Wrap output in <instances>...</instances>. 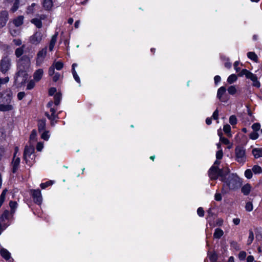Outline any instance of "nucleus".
Listing matches in <instances>:
<instances>
[{"label": "nucleus", "instance_id": "obj_19", "mask_svg": "<svg viewBox=\"0 0 262 262\" xmlns=\"http://www.w3.org/2000/svg\"><path fill=\"white\" fill-rule=\"evenodd\" d=\"M24 23V16H19L14 18L13 20V23L16 27H19L23 25Z\"/></svg>", "mask_w": 262, "mask_h": 262}, {"label": "nucleus", "instance_id": "obj_54", "mask_svg": "<svg viewBox=\"0 0 262 262\" xmlns=\"http://www.w3.org/2000/svg\"><path fill=\"white\" fill-rule=\"evenodd\" d=\"M260 125L258 123H255L252 126V129L255 132L258 130L260 129Z\"/></svg>", "mask_w": 262, "mask_h": 262}, {"label": "nucleus", "instance_id": "obj_50", "mask_svg": "<svg viewBox=\"0 0 262 262\" xmlns=\"http://www.w3.org/2000/svg\"><path fill=\"white\" fill-rule=\"evenodd\" d=\"M41 138L45 140H48L49 138V132H43L41 134Z\"/></svg>", "mask_w": 262, "mask_h": 262}, {"label": "nucleus", "instance_id": "obj_44", "mask_svg": "<svg viewBox=\"0 0 262 262\" xmlns=\"http://www.w3.org/2000/svg\"><path fill=\"white\" fill-rule=\"evenodd\" d=\"M9 77L0 78V88L3 84L7 83L9 81Z\"/></svg>", "mask_w": 262, "mask_h": 262}, {"label": "nucleus", "instance_id": "obj_27", "mask_svg": "<svg viewBox=\"0 0 262 262\" xmlns=\"http://www.w3.org/2000/svg\"><path fill=\"white\" fill-rule=\"evenodd\" d=\"M38 130L39 132H42L45 130L46 127V121L45 120H40L38 122Z\"/></svg>", "mask_w": 262, "mask_h": 262}, {"label": "nucleus", "instance_id": "obj_49", "mask_svg": "<svg viewBox=\"0 0 262 262\" xmlns=\"http://www.w3.org/2000/svg\"><path fill=\"white\" fill-rule=\"evenodd\" d=\"M36 6L35 3H32V5L28 7L27 9L28 13H33L34 10V7Z\"/></svg>", "mask_w": 262, "mask_h": 262}, {"label": "nucleus", "instance_id": "obj_23", "mask_svg": "<svg viewBox=\"0 0 262 262\" xmlns=\"http://www.w3.org/2000/svg\"><path fill=\"white\" fill-rule=\"evenodd\" d=\"M224 234L223 230L220 228H216L213 234V237L215 238H220Z\"/></svg>", "mask_w": 262, "mask_h": 262}, {"label": "nucleus", "instance_id": "obj_63", "mask_svg": "<svg viewBox=\"0 0 262 262\" xmlns=\"http://www.w3.org/2000/svg\"><path fill=\"white\" fill-rule=\"evenodd\" d=\"M25 92H20L18 93L17 98L19 100H20L23 99V98L25 97Z\"/></svg>", "mask_w": 262, "mask_h": 262}, {"label": "nucleus", "instance_id": "obj_4", "mask_svg": "<svg viewBox=\"0 0 262 262\" xmlns=\"http://www.w3.org/2000/svg\"><path fill=\"white\" fill-rule=\"evenodd\" d=\"M30 66V59L29 57L25 55L22 56L17 61V69L27 71Z\"/></svg>", "mask_w": 262, "mask_h": 262}, {"label": "nucleus", "instance_id": "obj_18", "mask_svg": "<svg viewBox=\"0 0 262 262\" xmlns=\"http://www.w3.org/2000/svg\"><path fill=\"white\" fill-rule=\"evenodd\" d=\"M251 190V186L249 184L244 185L241 189L242 192L245 195H248Z\"/></svg>", "mask_w": 262, "mask_h": 262}, {"label": "nucleus", "instance_id": "obj_40", "mask_svg": "<svg viewBox=\"0 0 262 262\" xmlns=\"http://www.w3.org/2000/svg\"><path fill=\"white\" fill-rule=\"evenodd\" d=\"M229 122L231 125H235L237 123V119L235 116L232 115L229 118Z\"/></svg>", "mask_w": 262, "mask_h": 262}, {"label": "nucleus", "instance_id": "obj_62", "mask_svg": "<svg viewBox=\"0 0 262 262\" xmlns=\"http://www.w3.org/2000/svg\"><path fill=\"white\" fill-rule=\"evenodd\" d=\"M239 63V62L238 61H236L234 63V68L236 72H238L240 71V68L238 67Z\"/></svg>", "mask_w": 262, "mask_h": 262}, {"label": "nucleus", "instance_id": "obj_25", "mask_svg": "<svg viewBox=\"0 0 262 262\" xmlns=\"http://www.w3.org/2000/svg\"><path fill=\"white\" fill-rule=\"evenodd\" d=\"M25 48V46L23 45L21 47L17 48L15 51V55L17 57H20L24 52V48Z\"/></svg>", "mask_w": 262, "mask_h": 262}, {"label": "nucleus", "instance_id": "obj_41", "mask_svg": "<svg viewBox=\"0 0 262 262\" xmlns=\"http://www.w3.org/2000/svg\"><path fill=\"white\" fill-rule=\"evenodd\" d=\"M252 175V171L251 169H248L245 171V176L247 179H251Z\"/></svg>", "mask_w": 262, "mask_h": 262}, {"label": "nucleus", "instance_id": "obj_20", "mask_svg": "<svg viewBox=\"0 0 262 262\" xmlns=\"http://www.w3.org/2000/svg\"><path fill=\"white\" fill-rule=\"evenodd\" d=\"M10 216L9 211L5 210L0 217V221L4 223H7Z\"/></svg>", "mask_w": 262, "mask_h": 262}, {"label": "nucleus", "instance_id": "obj_43", "mask_svg": "<svg viewBox=\"0 0 262 262\" xmlns=\"http://www.w3.org/2000/svg\"><path fill=\"white\" fill-rule=\"evenodd\" d=\"M72 74H73V77H74V79L78 82V83H80V78L79 77L78 75H77L75 70L74 69H72Z\"/></svg>", "mask_w": 262, "mask_h": 262}, {"label": "nucleus", "instance_id": "obj_1", "mask_svg": "<svg viewBox=\"0 0 262 262\" xmlns=\"http://www.w3.org/2000/svg\"><path fill=\"white\" fill-rule=\"evenodd\" d=\"M230 172L228 168H218L217 166L213 165L208 171V175L211 180H216L219 177L222 181H224V178Z\"/></svg>", "mask_w": 262, "mask_h": 262}, {"label": "nucleus", "instance_id": "obj_36", "mask_svg": "<svg viewBox=\"0 0 262 262\" xmlns=\"http://www.w3.org/2000/svg\"><path fill=\"white\" fill-rule=\"evenodd\" d=\"M236 88L235 85L230 86L228 89V92L230 95H234L236 93Z\"/></svg>", "mask_w": 262, "mask_h": 262}, {"label": "nucleus", "instance_id": "obj_38", "mask_svg": "<svg viewBox=\"0 0 262 262\" xmlns=\"http://www.w3.org/2000/svg\"><path fill=\"white\" fill-rule=\"evenodd\" d=\"M246 78L248 79H250L252 81H255L256 78H257V76H256V75L249 72L246 75Z\"/></svg>", "mask_w": 262, "mask_h": 262}, {"label": "nucleus", "instance_id": "obj_29", "mask_svg": "<svg viewBox=\"0 0 262 262\" xmlns=\"http://www.w3.org/2000/svg\"><path fill=\"white\" fill-rule=\"evenodd\" d=\"M237 77L235 74H231L230 75L227 81L229 83L232 84L236 81Z\"/></svg>", "mask_w": 262, "mask_h": 262}, {"label": "nucleus", "instance_id": "obj_14", "mask_svg": "<svg viewBox=\"0 0 262 262\" xmlns=\"http://www.w3.org/2000/svg\"><path fill=\"white\" fill-rule=\"evenodd\" d=\"M13 110V105L10 103H0V111L2 112L10 111Z\"/></svg>", "mask_w": 262, "mask_h": 262}, {"label": "nucleus", "instance_id": "obj_16", "mask_svg": "<svg viewBox=\"0 0 262 262\" xmlns=\"http://www.w3.org/2000/svg\"><path fill=\"white\" fill-rule=\"evenodd\" d=\"M43 71L41 69H39L37 70L34 73L33 78L35 81H39L43 75Z\"/></svg>", "mask_w": 262, "mask_h": 262}, {"label": "nucleus", "instance_id": "obj_52", "mask_svg": "<svg viewBox=\"0 0 262 262\" xmlns=\"http://www.w3.org/2000/svg\"><path fill=\"white\" fill-rule=\"evenodd\" d=\"M223 153L222 149H220L216 153V158L217 159H221L223 157Z\"/></svg>", "mask_w": 262, "mask_h": 262}, {"label": "nucleus", "instance_id": "obj_28", "mask_svg": "<svg viewBox=\"0 0 262 262\" xmlns=\"http://www.w3.org/2000/svg\"><path fill=\"white\" fill-rule=\"evenodd\" d=\"M247 56H248V58H250V59H251L255 62L257 61L258 58H257V55L255 54V53L254 52H249L247 53Z\"/></svg>", "mask_w": 262, "mask_h": 262}, {"label": "nucleus", "instance_id": "obj_37", "mask_svg": "<svg viewBox=\"0 0 262 262\" xmlns=\"http://www.w3.org/2000/svg\"><path fill=\"white\" fill-rule=\"evenodd\" d=\"M7 191V189H4L1 195V199H0V207H1V206L2 205L3 202H4L5 201V196H6V192Z\"/></svg>", "mask_w": 262, "mask_h": 262}, {"label": "nucleus", "instance_id": "obj_15", "mask_svg": "<svg viewBox=\"0 0 262 262\" xmlns=\"http://www.w3.org/2000/svg\"><path fill=\"white\" fill-rule=\"evenodd\" d=\"M20 158L18 157L14 158L12 162V172L15 173L17 170L19 164H20Z\"/></svg>", "mask_w": 262, "mask_h": 262}, {"label": "nucleus", "instance_id": "obj_9", "mask_svg": "<svg viewBox=\"0 0 262 262\" xmlns=\"http://www.w3.org/2000/svg\"><path fill=\"white\" fill-rule=\"evenodd\" d=\"M42 37V33L40 31H37L30 37V42L33 45H38L41 42Z\"/></svg>", "mask_w": 262, "mask_h": 262}, {"label": "nucleus", "instance_id": "obj_56", "mask_svg": "<svg viewBox=\"0 0 262 262\" xmlns=\"http://www.w3.org/2000/svg\"><path fill=\"white\" fill-rule=\"evenodd\" d=\"M212 118L214 120H217L219 118V111L216 109L213 113Z\"/></svg>", "mask_w": 262, "mask_h": 262}, {"label": "nucleus", "instance_id": "obj_60", "mask_svg": "<svg viewBox=\"0 0 262 262\" xmlns=\"http://www.w3.org/2000/svg\"><path fill=\"white\" fill-rule=\"evenodd\" d=\"M55 68L52 65L49 69V75L52 76L55 74Z\"/></svg>", "mask_w": 262, "mask_h": 262}, {"label": "nucleus", "instance_id": "obj_48", "mask_svg": "<svg viewBox=\"0 0 262 262\" xmlns=\"http://www.w3.org/2000/svg\"><path fill=\"white\" fill-rule=\"evenodd\" d=\"M246 253L245 251H241L238 254V258L241 260H244L246 257Z\"/></svg>", "mask_w": 262, "mask_h": 262}, {"label": "nucleus", "instance_id": "obj_33", "mask_svg": "<svg viewBox=\"0 0 262 262\" xmlns=\"http://www.w3.org/2000/svg\"><path fill=\"white\" fill-rule=\"evenodd\" d=\"M9 206L11 209V213H14L15 210L17 206V203L15 201H10L9 203Z\"/></svg>", "mask_w": 262, "mask_h": 262}, {"label": "nucleus", "instance_id": "obj_13", "mask_svg": "<svg viewBox=\"0 0 262 262\" xmlns=\"http://www.w3.org/2000/svg\"><path fill=\"white\" fill-rule=\"evenodd\" d=\"M226 88L225 86H222L218 89L217 93V97L222 102H226V100L223 98V95L226 92Z\"/></svg>", "mask_w": 262, "mask_h": 262}, {"label": "nucleus", "instance_id": "obj_53", "mask_svg": "<svg viewBox=\"0 0 262 262\" xmlns=\"http://www.w3.org/2000/svg\"><path fill=\"white\" fill-rule=\"evenodd\" d=\"M258 137V134L255 131L253 132L250 134V138L251 139L255 140Z\"/></svg>", "mask_w": 262, "mask_h": 262}, {"label": "nucleus", "instance_id": "obj_39", "mask_svg": "<svg viewBox=\"0 0 262 262\" xmlns=\"http://www.w3.org/2000/svg\"><path fill=\"white\" fill-rule=\"evenodd\" d=\"M245 208L247 211H251L253 209L252 203L250 202H247L246 204Z\"/></svg>", "mask_w": 262, "mask_h": 262}, {"label": "nucleus", "instance_id": "obj_11", "mask_svg": "<svg viewBox=\"0 0 262 262\" xmlns=\"http://www.w3.org/2000/svg\"><path fill=\"white\" fill-rule=\"evenodd\" d=\"M32 196L34 202L40 204L42 201V196L41 192L39 189L34 190L32 191Z\"/></svg>", "mask_w": 262, "mask_h": 262}, {"label": "nucleus", "instance_id": "obj_32", "mask_svg": "<svg viewBox=\"0 0 262 262\" xmlns=\"http://www.w3.org/2000/svg\"><path fill=\"white\" fill-rule=\"evenodd\" d=\"M53 66L57 70H60L63 67V64L61 61L55 62L53 63Z\"/></svg>", "mask_w": 262, "mask_h": 262}, {"label": "nucleus", "instance_id": "obj_22", "mask_svg": "<svg viewBox=\"0 0 262 262\" xmlns=\"http://www.w3.org/2000/svg\"><path fill=\"white\" fill-rule=\"evenodd\" d=\"M53 6L52 0H43V7L46 10H50Z\"/></svg>", "mask_w": 262, "mask_h": 262}, {"label": "nucleus", "instance_id": "obj_3", "mask_svg": "<svg viewBox=\"0 0 262 262\" xmlns=\"http://www.w3.org/2000/svg\"><path fill=\"white\" fill-rule=\"evenodd\" d=\"M11 66V58L8 56L3 57L0 61V70L1 72L5 74L10 70Z\"/></svg>", "mask_w": 262, "mask_h": 262}, {"label": "nucleus", "instance_id": "obj_5", "mask_svg": "<svg viewBox=\"0 0 262 262\" xmlns=\"http://www.w3.org/2000/svg\"><path fill=\"white\" fill-rule=\"evenodd\" d=\"M28 79V74L26 70H18L16 74L15 82L20 84H24Z\"/></svg>", "mask_w": 262, "mask_h": 262}, {"label": "nucleus", "instance_id": "obj_45", "mask_svg": "<svg viewBox=\"0 0 262 262\" xmlns=\"http://www.w3.org/2000/svg\"><path fill=\"white\" fill-rule=\"evenodd\" d=\"M224 132L227 134H230L231 131V127L229 124H226L224 126Z\"/></svg>", "mask_w": 262, "mask_h": 262}, {"label": "nucleus", "instance_id": "obj_17", "mask_svg": "<svg viewBox=\"0 0 262 262\" xmlns=\"http://www.w3.org/2000/svg\"><path fill=\"white\" fill-rule=\"evenodd\" d=\"M252 153L256 159L261 157L262 148H254L252 149Z\"/></svg>", "mask_w": 262, "mask_h": 262}, {"label": "nucleus", "instance_id": "obj_8", "mask_svg": "<svg viewBox=\"0 0 262 262\" xmlns=\"http://www.w3.org/2000/svg\"><path fill=\"white\" fill-rule=\"evenodd\" d=\"M47 48L46 47L41 50L39 51L37 54V57L36 58V65L37 66H40L43 62L45 57L46 56L47 53Z\"/></svg>", "mask_w": 262, "mask_h": 262}, {"label": "nucleus", "instance_id": "obj_46", "mask_svg": "<svg viewBox=\"0 0 262 262\" xmlns=\"http://www.w3.org/2000/svg\"><path fill=\"white\" fill-rule=\"evenodd\" d=\"M53 184V182L51 181H48L44 183H41L40 184V187L42 189H45L48 186L51 185Z\"/></svg>", "mask_w": 262, "mask_h": 262}, {"label": "nucleus", "instance_id": "obj_31", "mask_svg": "<svg viewBox=\"0 0 262 262\" xmlns=\"http://www.w3.org/2000/svg\"><path fill=\"white\" fill-rule=\"evenodd\" d=\"M252 171L255 174H259L262 172V169L259 166L254 165L252 167Z\"/></svg>", "mask_w": 262, "mask_h": 262}, {"label": "nucleus", "instance_id": "obj_21", "mask_svg": "<svg viewBox=\"0 0 262 262\" xmlns=\"http://www.w3.org/2000/svg\"><path fill=\"white\" fill-rule=\"evenodd\" d=\"M0 253L2 256L6 260L9 259L10 258V253L6 249H1L0 250Z\"/></svg>", "mask_w": 262, "mask_h": 262}, {"label": "nucleus", "instance_id": "obj_10", "mask_svg": "<svg viewBox=\"0 0 262 262\" xmlns=\"http://www.w3.org/2000/svg\"><path fill=\"white\" fill-rule=\"evenodd\" d=\"M8 20V13L7 11H2L0 13V28L4 27Z\"/></svg>", "mask_w": 262, "mask_h": 262}, {"label": "nucleus", "instance_id": "obj_6", "mask_svg": "<svg viewBox=\"0 0 262 262\" xmlns=\"http://www.w3.org/2000/svg\"><path fill=\"white\" fill-rule=\"evenodd\" d=\"M236 160L238 162L244 163L246 159L245 150L243 147L238 146L235 149Z\"/></svg>", "mask_w": 262, "mask_h": 262}, {"label": "nucleus", "instance_id": "obj_34", "mask_svg": "<svg viewBox=\"0 0 262 262\" xmlns=\"http://www.w3.org/2000/svg\"><path fill=\"white\" fill-rule=\"evenodd\" d=\"M19 3H20L19 0H15L14 2L13 3V5L11 8V10L13 12H15L18 9V8H19Z\"/></svg>", "mask_w": 262, "mask_h": 262}, {"label": "nucleus", "instance_id": "obj_26", "mask_svg": "<svg viewBox=\"0 0 262 262\" xmlns=\"http://www.w3.org/2000/svg\"><path fill=\"white\" fill-rule=\"evenodd\" d=\"M31 22L38 28H41L42 27V22L40 19L38 18H33L31 20Z\"/></svg>", "mask_w": 262, "mask_h": 262}, {"label": "nucleus", "instance_id": "obj_51", "mask_svg": "<svg viewBox=\"0 0 262 262\" xmlns=\"http://www.w3.org/2000/svg\"><path fill=\"white\" fill-rule=\"evenodd\" d=\"M34 86L35 82L33 80H31L29 82L27 88L28 90H31L34 87Z\"/></svg>", "mask_w": 262, "mask_h": 262}, {"label": "nucleus", "instance_id": "obj_58", "mask_svg": "<svg viewBox=\"0 0 262 262\" xmlns=\"http://www.w3.org/2000/svg\"><path fill=\"white\" fill-rule=\"evenodd\" d=\"M249 72V71H248L247 70H246V69H243L241 71V72L238 74V76H240V77H242L243 75H245L246 76V75H247V74Z\"/></svg>", "mask_w": 262, "mask_h": 262}, {"label": "nucleus", "instance_id": "obj_2", "mask_svg": "<svg viewBox=\"0 0 262 262\" xmlns=\"http://www.w3.org/2000/svg\"><path fill=\"white\" fill-rule=\"evenodd\" d=\"M225 182L231 190H235L238 189L242 184L240 178L236 174L231 173L224 178Z\"/></svg>", "mask_w": 262, "mask_h": 262}, {"label": "nucleus", "instance_id": "obj_35", "mask_svg": "<svg viewBox=\"0 0 262 262\" xmlns=\"http://www.w3.org/2000/svg\"><path fill=\"white\" fill-rule=\"evenodd\" d=\"M254 239V234L252 230H249V235L247 240V245H250Z\"/></svg>", "mask_w": 262, "mask_h": 262}, {"label": "nucleus", "instance_id": "obj_7", "mask_svg": "<svg viewBox=\"0 0 262 262\" xmlns=\"http://www.w3.org/2000/svg\"><path fill=\"white\" fill-rule=\"evenodd\" d=\"M12 98V93L10 89L0 93V103H11Z\"/></svg>", "mask_w": 262, "mask_h": 262}, {"label": "nucleus", "instance_id": "obj_55", "mask_svg": "<svg viewBox=\"0 0 262 262\" xmlns=\"http://www.w3.org/2000/svg\"><path fill=\"white\" fill-rule=\"evenodd\" d=\"M197 213H198V214L200 216H203L204 215V211L203 209V208L202 207H199L198 210H197Z\"/></svg>", "mask_w": 262, "mask_h": 262}, {"label": "nucleus", "instance_id": "obj_42", "mask_svg": "<svg viewBox=\"0 0 262 262\" xmlns=\"http://www.w3.org/2000/svg\"><path fill=\"white\" fill-rule=\"evenodd\" d=\"M8 226L7 223H4L0 221V234Z\"/></svg>", "mask_w": 262, "mask_h": 262}, {"label": "nucleus", "instance_id": "obj_12", "mask_svg": "<svg viewBox=\"0 0 262 262\" xmlns=\"http://www.w3.org/2000/svg\"><path fill=\"white\" fill-rule=\"evenodd\" d=\"M34 148L33 146H26L25 148L24 153V158L27 162L28 158L30 157V156L34 152Z\"/></svg>", "mask_w": 262, "mask_h": 262}, {"label": "nucleus", "instance_id": "obj_24", "mask_svg": "<svg viewBox=\"0 0 262 262\" xmlns=\"http://www.w3.org/2000/svg\"><path fill=\"white\" fill-rule=\"evenodd\" d=\"M57 34H55L52 37L49 45V50L50 51H52L53 50L54 47L57 40Z\"/></svg>", "mask_w": 262, "mask_h": 262}, {"label": "nucleus", "instance_id": "obj_61", "mask_svg": "<svg viewBox=\"0 0 262 262\" xmlns=\"http://www.w3.org/2000/svg\"><path fill=\"white\" fill-rule=\"evenodd\" d=\"M60 77V75L59 73H55L53 77V80L54 82H56L57 81L59 78Z\"/></svg>", "mask_w": 262, "mask_h": 262}, {"label": "nucleus", "instance_id": "obj_59", "mask_svg": "<svg viewBox=\"0 0 262 262\" xmlns=\"http://www.w3.org/2000/svg\"><path fill=\"white\" fill-rule=\"evenodd\" d=\"M220 140L223 143L226 145H228L230 143L229 140L225 137H221Z\"/></svg>", "mask_w": 262, "mask_h": 262}, {"label": "nucleus", "instance_id": "obj_47", "mask_svg": "<svg viewBox=\"0 0 262 262\" xmlns=\"http://www.w3.org/2000/svg\"><path fill=\"white\" fill-rule=\"evenodd\" d=\"M217 258V254L215 253L211 254L209 256V259L211 262H215Z\"/></svg>", "mask_w": 262, "mask_h": 262}, {"label": "nucleus", "instance_id": "obj_57", "mask_svg": "<svg viewBox=\"0 0 262 262\" xmlns=\"http://www.w3.org/2000/svg\"><path fill=\"white\" fill-rule=\"evenodd\" d=\"M36 132L35 130H33L30 135V140H35L36 139Z\"/></svg>", "mask_w": 262, "mask_h": 262}, {"label": "nucleus", "instance_id": "obj_64", "mask_svg": "<svg viewBox=\"0 0 262 262\" xmlns=\"http://www.w3.org/2000/svg\"><path fill=\"white\" fill-rule=\"evenodd\" d=\"M253 81V86H255L256 88H259L260 86V82L257 80V78H256L255 81Z\"/></svg>", "mask_w": 262, "mask_h": 262}, {"label": "nucleus", "instance_id": "obj_30", "mask_svg": "<svg viewBox=\"0 0 262 262\" xmlns=\"http://www.w3.org/2000/svg\"><path fill=\"white\" fill-rule=\"evenodd\" d=\"M61 99V95L60 93H56L54 96V103L56 105H58Z\"/></svg>", "mask_w": 262, "mask_h": 262}]
</instances>
